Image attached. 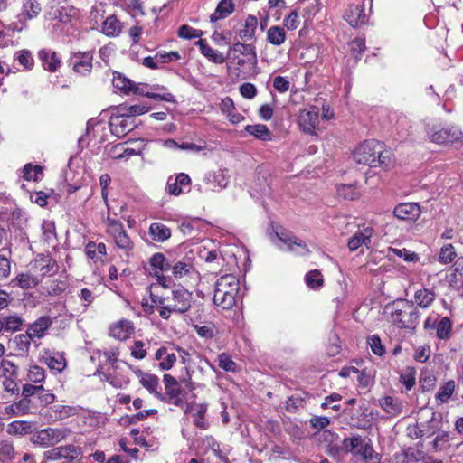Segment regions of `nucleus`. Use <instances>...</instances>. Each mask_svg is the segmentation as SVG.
I'll list each match as a JSON object with an SVG mask.
<instances>
[{
    "instance_id": "1",
    "label": "nucleus",
    "mask_w": 463,
    "mask_h": 463,
    "mask_svg": "<svg viewBox=\"0 0 463 463\" xmlns=\"http://www.w3.org/2000/svg\"><path fill=\"white\" fill-rule=\"evenodd\" d=\"M391 318L401 328L415 329L419 323V312L412 302L403 300L391 312Z\"/></svg>"
},
{
    "instance_id": "2",
    "label": "nucleus",
    "mask_w": 463,
    "mask_h": 463,
    "mask_svg": "<svg viewBox=\"0 0 463 463\" xmlns=\"http://www.w3.org/2000/svg\"><path fill=\"white\" fill-rule=\"evenodd\" d=\"M168 298L169 307L161 312V317L164 319H168L172 313H184L192 307V292L184 287L174 289Z\"/></svg>"
},
{
    "instance_id": "3",
    "label": "nucleus",
    "mask_w": 463,
    "mask_h": 463,
    "mask_svg": "<svg viewBox=\"0 0 463 463\" xmlns=\"http://www.w3.org/2000/svg\"><path fill=\"white\" fill-rule=\"evenodd\" d=\"M343 448L348 452L361 456L364 460L377 463V455L368 439L360 435L345 438L343 440Z\"/></svg>"
},
{
    "instance_id": "4",
    "label": "nucleus",
    "mask_w": 463,
    "mask_h": 463,
    "mask_svg": "<svg viewBox=\"0 0 463 463\" xmlns=\"http://www.w3.org/2000/svg\"><path fill=\"white\" fill-rule=\"evenodd\" d=\"M380 142L368 140L359 145L353 153V158L357 164H363L371 167L375 166L377 149Z\"/></svg>"
},
{
    "instance_id": "5",
    "label": "nucleus",
    "mask_w": 463,
    "mask_h": 463,
    "mask_svg": "<svg viewBox=\"0 0 463 463\" xmlns=\"http://www.w3.org/2000/svg\"><path fill=\"white\" fill-rule=\"evenodd\" d=\"M319 122V109L315 106L303 109L298 115V124L306 133L314 135Z\"/></svg>"
},
{
    "instance_id": "6",
    "label": "nucleus",
    "mask_w": 463,
    "mask_h": 463,
    "mask_svg": "<svg viewBox=\"0 0 463 463\" xmlns=\"http://www.w3.org/2000/svg\"><path fill=\"white\" fill-rule=\"evenodd\" d=\"M92 61L93 52L90 51L73 52L70 59L73 71L83 76L91 72Z\"/></svg>"
},
{
    "instance_id": "7",
    "label": "nucleus",
    "mask_w": 463,
    "mask_h": 463,
    "mask_svg": "<svg viewBox=\"0 0 463 463\" xmlns=\"http://www.w3.org/2000/svg\"><path fill=\"white\" fill-rule=\"evenodd\" d=\"M227 55L232 61H235L242 55L248 58L249 63H257L256 47L253 43H246V42L238 41L229 47Z\"/></svg>"
},
{
    "instance_id": "8",
    "label": "nucleus",
    "mask_w": 463,
    "mask_h": 463,
    "mask_svg": "<svg viewBox=\"0 0 463 463\" xmlns=\"http://www.w3.org/2000/svg\"><path fill=\"white\" fill-rule=\"evenodd\" d=\"M149 265L151 269L150 274H154L157 278L158 283L165 288V278L163 276V273L170 270L172 261L169 260L163 253L157 252L150 257Z\"/></svg>"
},
{
    "instance_id": "9",
    "label": "nucleus",
    "mask_w": 463,
    "mask_h": 463,
    "mask_svg": "<svg viewBox=\"0 0 463 463\" xmlns=\"http://www.w3.org/2000/svg\"><path fill=\"white\" fill-rule=\"evenodd\" d=\"M65 436L66 430H64L47 428L39 430L33 437V441L35 444L48 447L60 442Z\"/></svg>"
},
{
    "instance_id": "10",
    "label": "nucleus",
    "mask_w": 463,
    "mask_h": 463,
    "mask_svg": "<svg viewBox=\"0 0 463 463\" xmlns=\"http://www.w3.org/2000/svg\"><path fill=\"white\" fill-rule=\"evenodd\" d=\"M462 137L461 130L455 126L434 129L430 134V138L432 142L437 144H449L460 140Z\"/></svg>"
},
{
    "instance_id": "11",
    "label": "nucleus",
    "mask_w": 463,
    "mask_h": 463,
    "mask_svg": "<svg viewBox=\"0 0 463 463\" xmlns=\"http://www.w3.org/2000/svg\"><path fill=\"white\" fill-rule=\"evenodd\" d=\"M172 272V277L175 279H184L188 280L189 279H194V276L197 275L196 269L193 263L189 260H180L175 262L172 261V266L170 269Z\"/></svg>"
},
{
    "instance_id": "12",
    "label": "nucleus",
    "mask_w": 463,
    "mask_h": 463,
    "mask_svg": "<svg viewBox=\"0 0 463 463\" xmlns=\"http://www.w3.org/2000/svg\"><path fill=\"white\" fill-rule=\"evenodd\" d=\"M421 214L420 207L416 203H402L393 210V215L399 220L415 222Z\"/></svg>"
},
{
    "instance_id": "13",
    "label": "nucleus",
    "mask_w": 463,
    "mask_h": 463,
    "mask_svg": "<svg viewBox=\"0 0 463 463\" xmlns=\"http://www.w3.org/2000/svg\"><path fill=\"white\" fill-rule=\"evenodd\" d=\"M258 19L255 15L248 14L239 28L235 30L236 36L243 42L255 38Z\"/></svg>"
},
{
    "instance_id": "14",
    "label": "nucleus",
    "mask_w": 463,
    "mask_h": 463,
    "mask_svg": "<svg viewBox=\"0 0 463 463\" xmlns=\"http://www.w3.org/2000/svg\"><path fill=\"white\" fill-rule=\"evenodd\" d=\"M38 58L43 68L50 72L57 71L61 65L59 54L51 49H42L38 52Z\"/></svg>"
},
{
    "instance_id": "15",
    "label": "nucleus",
    "mask_w": 463,
    "mask_h": 463,
    "mask_svg": "<svg viewBox=\"0 0 463 463\" xmlns=\"http://www.w3.org/2000/svg\"><path fill=\"white\" fill-rule=\"evenodd\" d=\"M175 345L161 346L157 349L155 358L159 361V368L163 371L171 369L176 362Z\"/></svg>"
},
{
    "instance_id": "16",
    "label": "nucleus",
    "mask_w": 463,
    "mask_h": 463,
    "mask_svg": "<svg viewBox=\"0 0 463 463\" xmlns=\"http://www.w3.org/2000/svg\"><path fill=\"white\" fill-rule=\"evenodd\" d=\"M278 238L286 246V250L296 255L304 256L309 252L306 243L296 236H287L284 233H277Z\"/></svg>"
},
{
    "instance_id": "17",
    "label": "nucleus",
    "mask_w": 463,
    "mask_h": 463,
    "mask_svg": "<svg viewBox=\"0 0 463 463\" xmlns=\"http://www.w3.org/2000/svg\"><path fill=\"white\" fill-rule=\"evenodd\" d=\"M344 18L352 27H358L366 23L364 6L363 5H351L345 13Z\"/></svg>"
},
{
    "instance_id": "18",
    "label": "nucleus",
    "mask_w": 463,
    "mask_h": 463,
    "mask_svg": "<svg viewBox=\"0 0 463 463\" xmlns=\"http://www.w3.org/2000/svg\"><path fill=\"white\" fill-rule=\"evenodd\" d=\"M52 320L50 317L43 316L40 317L37 320H35L33 324H31L26 332L28 335L34 339L43 338L48 328L52 326Z\"/></svg>"
},
{
    "instance_id": "19",
    "label": "nucleus",
    "mask_w": 463,
    "mask_h": 463,
    "mask_svg": "<svg viewBox=\"0 0 463 463\" xmlns=\"http://www.w3.org/2000/svg\"><path fill=\"white\" fill-rule=\"evenodd\" d=\"M133 333V323L127 319L119 320L109 328V335L120 341L129 338Z\"/></svg>"
},
{
    "instance_id": "20",
    "label": "nucleus",
    "mask_w": 463,
    "mask_h": 463,
    "mask_svg": "<svg viewBox=\"0 0 463 463\" xmlns=\"http://www.w3.org/2000/svg\"><path fill=\"white\" fill-rule=\"evenodd\" d=\"M203 182L212 191L222 190L228 184V176L224 170L208 172L203 177Z\"/></svg>"
},
{
    "instance_id": "21",
    "label": "nucleus",
    "mask_w": 463,
    "mask_h": 463,
    "mask_svg": "<svg viewBox=\"0 0 463 463\" xmlns=\"http://www.w3.org/2000/svg\"><path fill=\"white\" fill-rule=\"evenodd\" d=\"M111 131L118 136L125 135L133 129L134 125L128 117L119 112V115L114 116L110 119Z\"/></svg>"
},
{
    "instance_id": "22",
    "label": "nucleus",
    "mask_w": 463,
    "mask_h": 463,
    "mask_svg": "<svg viewBox=\"0 0 463 463\" xmlns=\"http://www.w3.org/2000/svg\"><path fill=\"white\" fill-rule=\"evenodd\" d=\"M373 235V230L371 228H365L362 231L355 232L348 241V248L354 251L360 246L364 245L369 248L371 244V237Z\"/></svg>"
},
{
    "instance_id": "23",
    "label": "nucleus",
    "mask_w": 463,
    "mask_h": 463,
    "mask_svg": "<svg viewBox=\"0 0 463 463\" xmlns=\"http://www.w3.org/2000/svg\"><path fill=\"white\" fill-rule=\"evenodd\" d=\"M191 178L184 173L178 174L175 177L170 176L166 184V191L172 195H179L182 193V186H187Z\"/></svg>"
},
{
    "instance_id": "24",
    "label": "nucleus",
    "mask_w": 463,
    "mask_h": 463,
    "mask_svg": "<svg viewBox=\"0 0 463 463\" xmlns=\"http://www.w3.org/2000/svg\"><path fill=\"white\" fill-rule=\"evenodd\" d=\"M220 109L232 124H238L245 119L244 116L236 111L233 100L226 97L222 99L220 103Z\"/></svg>"
},
{
    "instance_id": "25",
    "label": "nucleus",
    "mask_w": 463,
    "mask_h": 463,
    "mask_svg": "<svg viewBox=\"0 0 463 463\" xmlns=\"http://www.w3.org/2000/svg\"><path fill=\"white\" fill-rule=\"evenodd\" d=\"M195 45L199 47L201 53L206 57L210 61L222 64L225 61V58L219 51L212 48L205 39H199Z\"/></svg>"
},
{
    "instance_id": "26",
    "label": "nucleus",
    "mask_w": 463,
    "mask_h": 463,
    "mask_svg": "<svg viewBox=\"0 0 463 463\" xmlns=\"http://www.w3.org/2000/svg\"><path fill=\"white\" fill-rule=\"evenodd\" d=\"M163 381L165 385L166 394L171 400H173L172 402L177 406H180L183 403V401L179 397L181 390L177 380L170 374H165Z\"/></svg>"
},
{
    "instance_id": "27",
    "label": "nucleus",
    "mask_w": 463,
    "mask_h": 463,
    "mask_svg": "<svg viewBox=\"0 0 463 463\" xmlns=\"http://www.w3.org/2000/svg\"><path fill=\"white\" fill-rule=\"evenodd\" d=\"M235 11V4L233 0H221L214 12L210 16V21L214 23L224 19Z\"/></svg>"
},
{
    "instance_id": "28",
    "label": "nucleus",
    "mask_w": 463,
    "mask_h": 463,
    "mask_svg": "<svg viewBox=\"0 0 463 463\" xmlns=\"http://www.w3.org/2000/svg\"><path fill=\"white\" fill-rule=\"evenodd\" d=\"M43 359L47 366L56 373H61L66 367V360L62 354L46 351Z\"/></svg>"
},
{
    "instance_id": "29",
    "label": "nucleus",
    "mask_w": 463,
    "mask_h": 463,
    "mask_svg": "<svg viewBox=\"0 0 463 463\" xmlns=\"http://www.w3.org/2000/svg\"><path fill=\"white\" fill-rule=\"evenodd\" d=\"M381 408L391 417H397L401 414L402 404L398 398L384 396L379 400Z\"/></svg>"
},
{
    "instance_id": "30",
    "label": "nucleus",
    "mask_w": 463,
    "mask_h": 463,
    "mask_svg": "<svg viewBox=\"0 0 463 463\" xmlns=\"http://www.w3.org/2000/svg\"><path fill=\"white\" fill-rule=\"evenodd\" d=\"M239 281L237 278L232 274H226L217 279L215 283V289L222 291L232 292L236 296L238 292Z\"/></svg>"
},
{
    "instance_id": "31",
    "label": "nucleus",
    "mask_w": 463,
    "mask_h": 463,
    "mask_svg": "<svg viewBox=\"0 0 463 463\" xmlns=\"http://www.w3.org/2000/svg\"><path fill=\"white\" fill-rule=\"evenodd\" d=\"M213 303L223 310L231 309L235 304V296L232 292L214 290Z\"/></svg>"
},
{
    "instance_id": "32",
    "label": "nucleus",
    "mask_w": 463,
    "mask_h": 463,
    "mask_svg": "<svg viewBox=\"0 0 463 463\" xmlns=\"http://www.w3.org/2000/svg\"><path fill=\"white\" fill-rule=\"evenodd\" d=\"M436 298V293L432 289L421 288L415 292L414 302L421 308L430 307Z\"/></svg>"
},
{
    "instance_id": "33",
    "label": "nucleus",
    "mask_w": 463,
    "mask_h": 463,
    "mask_svg": "<svg viewBox=\"0 0 463 463\" xmlns=\"http://www.w3.org/2000/svg\"><path fill=\"white\" fill-rule=\"evenodd\" d=\"M41 5L36 0H25L23 5V10L18 17L21 22L33 19L41 13Z\"/></svg>"
},
{
    "instance_id": "34",
    "label": "nucleus",
    "mask_w": 463,
    "mask_h": 463,
    "mask_svg": "<svg viewBox=\"0 0 463 463\" xmlns=\"http://www.w3.org/2000/svg\"><path fill=\"white\" fill-rule=\"evenodd\" d=\"M456 390V383L454 380H449L443 383L435 394V399L439 403H447L452 397Z\"/></svg>"
},
{
    "instance_id": "35",
    "label": "nucleus",
    "mask_w": 463,
    "mask_h": 463,
    "mask_svg": "<svg viewBox=\"0 0 463 463\" xmlns=\"http://www.w3.org/2000/svg\"><path fill=\"white\" fill-rule=\"evenodd\" d=\"M245 130L250 135L262 141H270L273 137L272 132L263 124L247 125Z\"/></svg>"
},
{
    "instance_id": "36",
    "label": "nucleus",
    "mask_w": 463,
    "mask_h": 463,
    "mask_svg": "<svg viewBox=\"0 0 463 463\" xmlns=\"http://www.w3.org/2000/svg\"><path fill=\"white\" fill-rule=\"evenodd\" d=\"M30 410V401L22 399L17 402H14L5 408V412L10 417H18L25 415Z\"/></svg>"
},
{
    "instance_id": "37",
    "label": "nucleus",
    "mask_w": 463,
    "mask_h": 463,
    "mask_svg": "<svg viewBox=\"0 0 463 463\" xmlns=\"http://www.w3.org/2000/svg\"><path fill=\"white\" fill-rule=\"evenodd\" d=\"M149 234L155 241L163 242L170 238L171 230L163 223L154 222L149 227Z\"/></svg>"
},
{
    "instance_id": "38",
    "label": "nucleus",
    "mask_w": 463,
    "mask_h": 463,
    "mask_svg": "<svg viewBox=\"0 0 463 463\" xmlns=\"http://www.w3.org/2000/svg\"><path fill=\"white\" fill-rule=\"evenodd\" d=\"M85 253L89 259L97 261L107 255L106 245L102 242L96 244L94 241H89L85 246Z\"/></svg>"
},
{
    "instance_id": "39",
    "label": "nucleus",
    "mask_w": 463,
    "mask_h": 463,
    "mask_svg": "<svg viewBox=\"0 0 463 463\" xmlns=\"http://www.w3.org/2000/svg\"><path fill=\"white\" fill-rule=\"evenodd\" d=\"M287 34L284 28L273 25L267 31V41L275 46H279L285 43Z\"/></svg>"
},
{
    "instance_id": "40",
    "label": "nucleus",
    "mask_w": 463,
    "mask_h": 463,
    "mask_svg": "<svg viewBox=\"0 0 463 463\" xmlns=\"http://www.w3.org/2000/svg\"><path fill=\"white\" fill-rule=\"evenodd\" d=\"M55 260L50 258L49 256H43L37 260L33 264V268L41 272V276H44L47 273L53 270L55 267Z\"/></svg>"
},
{
    "instance_id": "41",
    "label": "nucleus",
    "mask_w": 463,
    "mask_h": 463,
    "mask_svg": "<svg viewBox=\"0 0 463 463\" xmlns=\"http://www.w3.org/2000/svg\"><path fill=\"white\" fill-rule=\"evenodd\" d=\"M120 31L121 24L114 15L107 17L102 24V32L108 36H117Z\"/></svg>"
},
{
    "instance_id": "42",
    "label": "nucleus",
    "mask_w": 463,
    "mask_h": 463,
    "mask_svg": "<svg viewBox=\"0 0 463 463\" xmlns=\"http://www.w3.org/2000/svg\"><path fill=\"white\" fill-rule=\"evenodd\" d=\"M113 86L125 94H130L134 82L121 73L116 72L113 77Z\"/></svg>"
},
{
    "instance_id": "43",
    "label": "nucleus",
    "mask_w": 463,
    "mask_h": 463,
    "mask_svg": "<svg viewBox=\"0 0 463 463\" xmlns=\"http://www.w3.org/2000/svg\"><path fill=\"white\" fill-rule=\"evenodd\" d=\"M32 424L25 420H14L7 425L6 431L10 435H24L30 432Z\"/></svg>"
},
{
    "instance_id": "44",
    "label": "nucleus",
    "mask_w": 463,
    "mask_h": 463,
    "mask_svg": "<svg viewBox=\"0 0 463 463\" xmlns=\"http://www.w3.org/2000/svg\"><path fill=\"white\" fill-rule=\"evenodd\" d=\"M14 59L25 71H31L34 66V59L29 50L24 49L16 52Z\"/></svg>"
},
{
    "instance_id": "45",
    "label": "nucleus",
    "mask_w": 463,
    "mask_h": 463,
    "mask_svg": "<svg viewBox=\"0 0 463 463\" xmlns=\"http://www.w3.org/2000/svg\"><path fill=\"white\" fill-rule=\"evenodd\" d=\"M305 281L307 287L311 289H319L324 285V279L318 269H314L307 272L305 276Z\"/></svg>"
},
{
    "instance_id": "46",
    "label": "nucleus",
    "mask_w": 463,
    "mask_h": 463,
    "mask_svg": "<svg viewBox=\"0 0 463 463\" xmlns=\"http://www.w3.org/2000/svg\"><path fill=\"white\" fill-rule=\"evenodd\" d=\"M41 279L29 273L19 274L14 281L22 288H32L40 283Z\"/></svg>"
},
{
    "instance_id": "47",
    "label": "nucleus",
    "mask_w": 463,
    "mask_h": 463,
    "mask_svg": "<svg viewBox=\"0 0 463 463\" xmlns=\"http://www.w3.org/2000/svg\"><path fill=\"white\" fill-rule=\"evenodd\" d=\"M452 323L447 317H442L436 326V335L439 339H449L451 335Z\"/></svg>"
},
{
    "instance_id": "48",
    "label": "nucleus",
    "mask_w": 463,
    "mask_h": 463,
    "mask_svg": "<svg viewBox=\"0 0 463 463\" xmlns=\"http://www.w3.org/2000/svg\"><path fill=\"white\" fill-rule=\"evenodd\" d=\"M140 383L149 392L157 394L159 388V379L157 376L150 373H143L140 378Z\"/></svg>"
},
{
    "instance_id": "49",
    "label": "nucleus",
    "mask_w": 463,
    "mask_h": 463,
    "mask_svg": "<svg viewBox=\"0 0 463 463\" xmlns=\"http://www.w3.org/2000/svg\"><path fill=\"white\" fill-rule=\"evenodd\" d=\"M33 341V338L28 335L27 332L24 334L16 335L13 340V343L15 345V349L23 354H27L29 352L31 342Z\"/></svg>"
},
{
    "instance_id": "50",
    "label": "nucleus",
    "mask_w": 463,
    "mask_h": 463,
    "mask_svg": "<svg viewBox=\"0 0 463 463\" xmlns=\"http://www.w3.org/2000/svg\"><path fill=\"white\" fill-rule=\"evenodd\" d=\"M400 382L406 390H411L416 384V370L414 367H406L400 374Z\"/></svg>"
},
{
    "instance_id": "51",
    "label": "nucleus",
    "mask_w": 463,
    "mask_h": 463,
    "mask_svg": "<svg viewBox=\"0 0 463 463\" xmlns=\"http://www.w3.org/2000/svg\"><path fill=\"white\" fill-rule=\"evenodd\" d=\"M2 320L4 322V330L7 332L20 330L24 323V319L16 314L5 317Z\"/></svg>"
},
{
    "instance_id": "52",
    "label": "nucleus",
    "mask_w": 463,
    "mask_h": 463,
    "mask_svg": "<svg viewBox=\"0 0 463 463\" xmlns=\"http://www.w3.org/2000/svg\"><path fill=\"white\" fill-rule=\"evenodd\" d=\"M376 158H375V166H381L383 168L391 165L392 161V152L389 150H383V144L380 143V148L377 149Z\"/></svg>"
},
{
    "instance_id": "53",
    "label": "nucleus",
    "mask_w": 463,
    "mask_h": 463,
    "mask_svg": "<svg viewBox=\"0 0 463 463\" xmlns=\"http://www.w3.org/2000/svg\"><path fill=\"white\" fill-rule=\"evenodd\" d=\"M150 108L144 104H136L131 106H121L118 111L124 113V115L131 118L133 116L143 115Z\"/></svg>"
},
{
    "instance_id": "54",
    "label": "nucleus",
    "mask_w": 463,
    "mask_h": 463,
    "mask_svg": "<svg viewBox=\"0 0 463 463\" xmlns=\"http://www.w3.org/2000/svg\"><path fill=\"white\" fill-rule=\"evenodd\" d=\"M72 411L71 407L65 405H54L50 408V418L52 420H59L67 418L71 415Z\"/></svg>"
},
{
    "instance_id": "55",
    "label": "nucleus",
    "mask_w": 463,
    "mask_h": 463,
    "mask_svg": "<svg viewBox=\"0 0 463 463\" xmlns=\"http://www.w3.org/2000/svg\"><path fill=\"white\" fill-rule=\"evenodd\" d=\"M43 238L48 243L56 241V228L52 221H43L42 224Z\"/></svg>"
},
{
    "instance_id": "56",
    "label": "nucleus",
    "mask_w": 463,
    "mask_h": 463,
    "mask_svg": "<svg viewBox=\"0 0 463 463\" xmlns=\"http://www.w3.org/2000/svg\"><path fill=\"white\" fill-rule=\"evenodd\" d=\"M59 448H60L61 459L64 458L69 461H73L81 453V449L79 447H76L74 445L61 446Z\"/></svg>"
},
{
    "instance_id": "57",
    "label": "nucleus",
    "mask_w": 463,
    "mask_h": 463,
    "mask_svg": "<svg viewBox=\"0 0 463 463\" xmlns=\"http://www.w3.org/2000/svg\"><path fill=\"white\" fill-rule=\"evenodd\" d=\"M177 34L180 38L191 40L200 38L203 35V31L184 24L179 27Z\"/></svg>"
},
{
    "instance_id": "58",
    "label": "nucleus",
    "mask_w": 463,
    "mask_h": 463,
    "mask_svg": "<svg viewBox=\"0 0 463 463\" xmlns=\"http://www.w3.org/2000/svg\"><path fill=\"white\" fill-rule=\"evenodd\" d=\"M457 253L452 244H446L440 250L439 261L443 264H449L454 260Z\"/></svg>"
},
{
    "instance_id": "59",
    "label": "nucleus",
    "mask_w": 463,
    "mask_h": 463,
    "mask_svg": "<svg viewBox=\"0 0 463 463\" xmlns=\"http://www.w3.org/2000/svg\"><path fill=\"white\" fill-rule=\"evenodd\" d=\"M437 378L431 372H424L420 379V388L423 392L432 390L436 385Z\"/></svg>"
},
{
    "instance_id": "60",
    "label": "nucleus",
    "mask_w": 463,
    "mask_h": 463,
    "mask_svg": "<svg viewBox=\"0 0 463 463\" xmlns=\"http://www.w3.org/2000/svg\"><path fill=\"white\" fill-rule=\"evenodd\" d=\"M194 328L196 334L205 339H211L215 335V326L212 323H208L205 325H194Z\"/></svg>"
},
{
    "instance_id": "61",
    "label": "nucleus",
    "mask_w": 463,
    "mask_h": 463,
    "mask_svg": "<svg viewBox=\"0 0 463 463\" xmlns=\"http://www.w3.org/2000/svg\"><path fill=\"white\" fill-rule=\"evenodd\" d=\"M217 361L219 367L226 372H235L237 369L235 362L225 353L219 354Z\"/></svg>"
},
{
    "instance_id": "62",
    "label": "nucleus",
    "mask_w": 463,
    "mask_h": 463,
    "mask_svg": "<svg viewBox=\"0 0 463 463\" xmlns=\"http://www.w3.org/2000/svg\"><path fill=\"white\" fill-rule=\"evenodd\" d=\"M449 441V434L445 431L439 433L433 440L428 443L430 449L438 451L441 450Z\"/></svg>"
},
{
    "instance_id": "63",
    "label": "nucleus",
    "mask_w": 463,
    "mask_h": 463,
    "mask_svg": "<svg viewBox=\"0 0 463 463\" xmlns=\"http://www.w3.org/2000/svg\"><path fill=\"white\" fill-rule=\"evenodd\" d=\"M336 191L338 196L344 199L354 200L358 197V192L353 185L350 184H340L337 186Z\"/></svg>"
},
{
    "instance_id": "64",
    "label": "nucleus",
    "mask_w": 463,
    "mask_h": 463,
    "mask_svg": "<svg viewBox=\"0 0 463 463\" xmlns=\"http://www.w3.org/2000/svg\"><path fill=\"white\" fill-rule=\"evenodd\" d=\"M368 345L370 346L372 352L379 356H382L385 353V348L382 345V341L380 337L376 335H373L367 339Z\"/></svg>"
}]
</instances>
